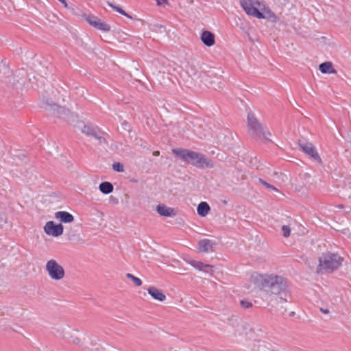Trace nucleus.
Wrapping results in <instances>:
<instances>
[{
    "label": "nucleus",
    "instance_id": "nucleus-11",
    "mask_svg": "<svg viewBox=\"0 0 351 351\" xmlns=\"http://www.w3.org/2000/svg\"><path fill=\"white\" fill-rule=\"evenodd\" d=\"M85 19L91 26L97 29L104 32H109L110 30V26L97 16L87 15L85 16Z\"/></svg>",
    "mask_w": 351,
    "mask_h": 351
},
{
    "label": "nucleus",
    "instance_id": "nucleus-19",
    "mask_svg": "<svg viewBox=\"0 0 351 351\" xmlns=\"http://www.w3.org/2000/svg\"><path fill=\"white\" fill-rule=\"evenodd\" d=\"M319 69L322 73H337L331 62H325L319 64Z\"/></svg>",
    "mask_w": 351,
    "mask_h": 351
},
{
    "label": "nucleus",
    "instance_id": "nucleus-31",
    "mask_svg": "<svg viewBox=\"0 0 351 351\" xmlns=\"http://www.w3.org/2000/svg\"><path fill=\"white\" fill-rule=\"evenodd\" d=\"M98 143L99 145L104 146L108 145L107 139L102 135L100 138H99Z\"/></svg>",
    "mask_w": 351,
    "mask_h": 351
},
{
    "label": "nucleus",
    "instance_id": "nucleus-10",
    "mask_svg": "<svg viewBox=\"0 0 351 351\" xmlns=\"http://www.w3.org/2000/svg\"><path fill=\"white\" fill-rule=\"evenodd\" d=\"M43 230L47 235L58 237L63 234L64 227L62 223L55 224L53 221H49L45 223Z\"/></svg>",
    "mask_w": 351,
    "mask_h": 351
},
{
    "label": "nucleus",
    "instance_id": "nucleus-27",
    "mask_svg": "<svg viewBox=\"0 0 351 351\" xmlns=\"http://www.w3.org/2000/svg\"><path fill=\"white\" fill-rule=\"evenodd\" d=\"M112 169L117 172H123L124 168L123 164L120 162H115L112 165Z\"/></svg>",
    "mask_w": 351,
    "mask_h": 351
},
{
    "label": "nucleus",
    "instance_id": "nucleus-12",
    "mask_svg": "<svg viewBox=\"0 0 351 351\" xmlns=\"http://www.w3.org/2000/svg\"><path fill=\"white\" fill-rule=\"evenodd\" d=\"M187 263L192 267H193L195 269L200 271H202L206 274H209L211 276L213 275V266L211 265L204 264L201 261H197L193 259L188 261Z\"/></svg>",
    "mask_w": 351,
    "mask_h": 351
},
{
    "label": "nucleus",
    "instance_id": "nucleus-3",
    "mask_svg": "<svg viewBox=\"0 0 351 351\" xmlns=\"http://www.w3.org/2000/svg\"><path fill=\"white\" fill-rule=\"evenodd\" d=\"M343 261V258L337 253L323 254L319 259L317 273H332L339 269Z\"/></svg>",
    "mask_w": 351,
    "mask_h": 351
},
{
    "label": "nucleus",
    "instance_id": "nucleus-14",
    "mask_svg": "<svg viewBox=\"0 0 351 351\" xmlns=\"http://www.w3.org/2000/svg\"><path fill=\"white\" fill-rule=\"evenodd\" d=\"M156 211L160 216L174 217L176 215L174 208L168 207L165 204H158L156 206Z\"/></svg>",
    "mask_w": 351,
    "mask_h": 351
},
{
    "label": "nucleus",
    "instance_id": "nucleus-24",
    "mask_svg": "<svg viewBox=\"0 0 351 351\" xmlns=\"http://www.w3.org/2000/svg\"><path fill=\"white\" fill-rule=\"evenodd\" d=\"M126 277L132 280L136 287H140L142 285V280L131 274H127Z\"/></svg>",
    "mask_w": 351,
    "mask_h": 351
},
{
    "label": "nucleus",
    "instance_id": "nucleus-17",
    "mask_svg": "<svg viewBox=\"0 0 351 351\" xmlns=\"http://www.w3.org/2000/svg\"><path fill=\"white\" fill-rule=\"evenodd\" d=\"M148 293L155 300L163 302L166 300V295L158 288L150 287L147 289Z\"/></svg>",
    "mask_w": 351,
    "mask_h": 351
},
{
    "label": "nucleus",
    "instance_id": "nucleus-38",
    "mask_svg": "<svg viewBox=\"0 0 351 351\" xmlns=\"http://www.w3.org/2000/svg\"><path fill=\"white\" fill-rule=\"evenodd\" d=\"M0 219H2V220H5V217H4V215H0Z\"/></svg>",
    "mask_w": 351,
    "mask_h": 351
},
{
    "label": "nucleus",
    "instance_id": "nucleus-5",
    "mask_svg": "<svg viewBox=\"0 0 351 351\" xmlns=\"http://www.w3.org/2000/svg\"><path fill=\"white\" fill-rule=\"evenodd\" d=\"M47 110L53 115L57 116L70 124H73L77 116L71 112L69 110L60 106L56 104H47Z\"/></svg>",
    "mask_w": 351,
    "mask_h": 351
},
{
    "label": "nucleus",
    "instance_id": "nucleus-23",
    "mask_svg": "<svg viewBox=\"0 0 351 351\" xmlns=\"http://www.w3.org/2000/svg\"><path fill=\"white\" fill-rule=\"evenodd\" d=\"M186 72H187L189 76H190L191 77H195L198 74L197 69L196 68L195 66H194L193 64L188 65V66L186 68Z\"/></svg>",
    "mask_w": 351,
    "mask_h": 351
},
{
    "label": "nucleus",
    "instance_id": "nucleus-15",
    "mask_svg": "<svg viewBox=\"0 0 351 351\" xmlns=\"http://www.w3.org/2000/svg\"><path fill=\"white\" fill-rule=\"evenodd\" d=\"M200 38L202 42L207 47H211L215 44V35L210 31H203Z\"/></svg>",
    "mask_w": 351,
    "mask_h": 351
},
{
    "label": "nucleus",
    "instance_id": "nucleus-6",
    "mask_svg": "<svg viewBox=\"0 0 351 351\" xmlns=\"http://www.w3.org/2000/svg\"><path fill=\"white\" fill-rule=\"evenodd\" d=\"M45 270L49 277L53 280L59 281L62 280L65 276V271L63 267L54 259H51L47 262Z\"/></svg>",
    "mask_w": 351,
    "mask_h": 351
},
{
    "label": "nucleus",
    "instance_id": "nucleus-13",
    "mask_svg": "<svg viewBox=\"0 0 351 351\" xmlns=\"http://www.w3.org/2000/svg\"><path fill=\"white\" fill-rule=\"evenodd\" d=\"M215 245L214 241L204 239L199 241L198 250L201 252L208 253L213 251V246Z\"/></svg>",
    "mask_w": 351,
    "mask_h": 351
},
{
    "label": "nucleus",
    "instance_id": "nucleus-21",
    "mask_svg": "<svg viewBox=\"0 0 351 351\" xmlns=\"http://www.w3.org/2000/svg\"><path fill=\"white\" fill-rule=\"evenodd\" d=\"M99 190L104 194H109L113 191V185L109 182H104L99 184Z\"/></svg>",
    "mask_w": 351,
    "mask_h": 351
},
{
    "label": "nucleus",
    "instance_id": "nucleus-9",
    "mask_svg": "<svg viewBox=\"0 0 351 351\" xmlns=\"http://www.w3.org/2000/svg\"><path fill=\"white\" fill-rule=\"evenodd\" d=\"M298 145L300 148L307 155L311 156L315 160L321 162L322 159L317 152L315 146L308 142L305 141L304 140H300L298 142Z\"/></svg>",
    "mask_w": 351,
    "mask_h": 351
},
{
    "label": "nucleus",
    "instance_id": "nucleus-4",
    "mask_svg": "<svg viewBox=\"0 0 351 351\" xmlns=\"http://www.w3.org/2000/svg\"><path fill=\"white\" fill-rule=\"evenodd\" d=\"M247 120L250 134L253 138L270 141L269 137L271 133L255 117L254 113L248 112Z\"/></svg>",
    "mask_w": 351,
    "mask_h": 351
},
{
    "label": "nucleus",
    "instance_id": "nucleus-8",
    "mask_svg": "<svg viewBox=\"0 0 351 351\" xmlns=\"http://www.w3.org/2000/svg\"><path fill=\"white\" fill-rule=\"evenodd\" d=\"M272 297L274 298L271 300H274L278 311L282 313L287 312V308L285 304L291 302V295L289 289L285 291L284 293L274 295Z\"/></svg>",
    "mask_w": 351,
    "mask_h": 351
},
{
    "label": "nucleus",
    "instance_id": "nucleus-32",
    "mask_svg": "<svg viewBox=\"0 0 351 351\" xmlns=\"http://www.w3.org/2000/svg\"><path fill=\"white\" fill-rule=\"evenodd\" d=\"M320 311L322 312L324 314H328L329 313V310L327 309V308H320Z\"/></svg>",
    "mask_w": 351,
    "mask_h": 351
},
{
    "label": "nucleus",
    "instance_id": "nucleus-18",
    "mask_svg": "<svg viewBox=\"0 0 351 351\" xmlns=\"http://www.w3.org/2000/svg\"><path fill=\"white\" fill-rule=\"evenodd\" d=\"M27 76V73L23 69H19L14 73V77L16 79V81L20 85L25 86V85L27 84L26 81L25 80V78Z\"/></svg>",
    "mask_w": 351,
    "mask_h": 351
},
{
    "label": "nucleus",
    "instance_id": "nucleus-30",
    "mask_svg": "<svg viewBox=\"0 0 351 351\" xmlns=\"http://www.w3.org/2000/svg\"><path fill=\"white\" fill-rule=\"evenodd\" d=\"M105 134L99 130V129L97 128L95 130V135L93 134L92 136L95 138L97 140H99V138H100L102 135H104Z\"/></svg>",
    "mask_w": 351,
    "mask_h": 351
},
{
    "label": "nucleus",
    "instance_id": "nucleus-39",
    "mask_svg": "<svg viewBox=\"0 0 351 351\" xmlns=\"http://www.w3.org/2000/svg\"><path fill=\"white\" fill-rule=\"evenodd\" d=\"M337 208L341 209L343 208V204H339L337 206Z\"/></svg>",
    "mask_w": 351,
    "mask_h": 351
},
{
    "label": "nucleus",
    "instance_id": "nucleus-34",
    "mask_svg": "<svg viewBox=\"0 0 351 351\" xmlns=\"http://www.w3.org/2000/svg\"><path fill=\"white\" fill-rule=\"evenodd\" d=\"M73 342L75 344H78L80 342V340L79 338L76 337L73 340Z\"/></svg>",
    "mask_w": 351,
    "mask_h": 351
},
{
    "label": "nucleus",
    "instance_id": "nucleus-7",
    "mask_svg": "<svg viewBox=\"0 0 351 351\" xmlns=\"http://www.w3.org/2000/svg\"><path fill=\"white\" fill-rule=\"evenodd\" d=\"M240 3L247 14L255 16L258 19L264 18L263 13L258 9L261 5L259 1L255 0H240Z\"/></svg>",
    "mask_w": 351,
    "mask_h": 351
},
{
    "label": "nucleus",
    "instance_id": "nucleus-28",
    "mask_svg": "<svg viewBox=\"0 0 351 351\" xmlns=\"http://www.w3.org/2000/svg\"><path fill=\"white\" fill-rule=\"evenodd\" d=\"M282 230L283 232V236L285 237H288L290 235L291 229H290L289 226H285V225L282 226Z\"/></svg>",
    "mask_w": 351,
    "mask_h": 351
},
{
    "label": "nucleus",
    "instance_id": "nucleus-1",
    "mask_svg": "<svg viewBox=\"0 0 351 351\" xmlns=\"http://www.w3.org/2000/svg\"><path fill=\"white\" fill-rule=\"evenodd\" d=\"M251 282L256 288L270 296L284 293L289 289L287 280L281 276L255 273L251 276Z\"/></svg>",
    "mask_w": 351,
    "mask_h": 351
},
{
    "label": "nucleus",
    "instance_id": "nucleus-36",
    "mask_svg": "<svg viewBox=\"0 0 351 351\" xmlns=\"http://www.w3.org/2000/svg\"><path fill=\"white\" fill-rule=\"evenodd\" d=\"M158 5L162 4V2H166V0H156Z\"/></svg>",
    "mask_w": 351,
    "mask_h": 351
},
{
    "label": "nucleus",
    "instance_id": "nucleus-20",
    "mask_svg": "<svg viewBox=\"0 0 351 351\" xmlns=\"http://www.w3.org/2000/svg\"><path fill=\"white\" fill-rule=\"evenodd\" d=\"M210 210V208L209 205L205 202H202L199 203L197 208V214L202 217L206 216L208 214Z\"/></svg>",
    "mask_w": 351,
    "mask_h": 351
},
{
    "label": "nucleus",
    "instance_id": "nucleus-26",
    "mask_svg": "<svg viewBox=\"0 0 351 351\" xmlns=\"http://www.w3.org/2000/svg\"><path fill=\"white\" fill-rule=\"evenodd\" d=\"M258 182H259V183H261V184L265 186L267 189H268L269 190L278 191V189L274 185H271V184L267 183L264 180L259 178Z\"/></svg>",
    "mask_w": 351,
    "mask_h": 351
},
{
    "label": "nucleus",
    "instance_id": "nucleus-29",
    "mask_svg": "<svg viewBox=\"0 0 351 351\" xmlns=\"http://www.w3.org/2000/svg\"><path fill=\"white\" fill-rule=\"evenodd\" d=\"M240 304L243 308H249L252 306V304L247 300H241Z\"/></svg>",
    "mask_w": 351,
    "mask_h": 351
},
{
    "label": "nucleus",
    "instance_id": "nucleus-22",
    "mask_svg": "<svg viewBox=\"0 0 351 351\" xmlns=\"http://www.w3.org/2000/svg\"><path fill=\"white\" fill-rule=\"evenodd\" d=\"M97 128V127L90 125H83L81 128V131L84 134L92 136L93 134L95 135V130Z\"/></svg>",
    "mask_w": 351,
    "mask_h": 351
},
{
    "label": "nucleus",
    "instance_id": "nucleus-35",
    "mask_svg": "<svg viewBox=\"0 0 351 351\" xmlns=\"http://www.w3.org/2000/svg\"><path fill=\"white\" fill-rule=\"evenodd\" d=\"M153 155L155 156H158L160 155V152L159 151H154L153 152Z\"/></svg>",
    "mask_w": 351,
    "mask_h": 351
},
{
    "label": "nucleus",
    "instance_id": "nucleus-37",
    "mask_svg": "<svg viewBox=\"0 0 351 351\" xmlns=\"http://www.w3.org/2000/svg\"><path fill=\"white\" fill-rule=\"evenodd\" d=\"M158 5L162 4V2H166V0H156Z\"/></svg>",
    "mask_w": 351,
    "mask_h": 351
},
{
    "label": "nucleus",
    "instance_id": "nucleus-2",
    "mask_svg": "<svg viewBox=\"0 0 351 351\" xmlns=\"http://www.w3.org/2000/svg\"><path fill=\"white\" fill-rule=\"evenodd\" d=\"M172 152L184 162L199 169L214 167L213 160L204 154L183 148L173 149Z\"/></svg>",
    "mask_w": 351,
    "mask_h": 351
},
{
    "label": "nucleus",
    "instance_id": "nucleus-16",
    "mask_svg": "<svg viewBox=\"0 0 351 351\" xmlns=\"http://www.w3.org/2000/svg\"><path fill=\"white\" fill-rule=\"evenodd\" d=\"M55 218L62 223H71L74 221V217L66 211L56 212Z\"/></svg>",
    "mask_w": 351,
    "mask_h": 351
},
{
    "label": "nucleus",
    "instance_id": "nucleus-33",
    "mask_svg": "<svg viewBox=\"0 0 351 351\" xmlns=\"http://www.w3.org/2000/svg\"><path fill=\"white\" fill-rule=\"evenodd\" d=\"M60 2H61L65 8L68 7V4L66 1V0H58Z\"/></svg>",
    "mask_w": 351,
    "mask_h": 351
},
{
    "label": "nucleus",
    "instance_id": "nucleus-25",
    "mask_svg": "<svg viewBox=\"0 0 351 351\" xmlns=\"http://www.w3.org/2000/svg\"><path fill=\"white\" fill-rule=\"evenodd\" d=\"M108 5L111 7L113 10H114L115 11L118 12L119 13H120L122 15H124L128 18H132L128 14H127L120 7H118L117 5H113L112 3L110 2H108Z\"/></svg>",
    "mask_w": 351,
    "mask_h": 351
}]
</instances>
